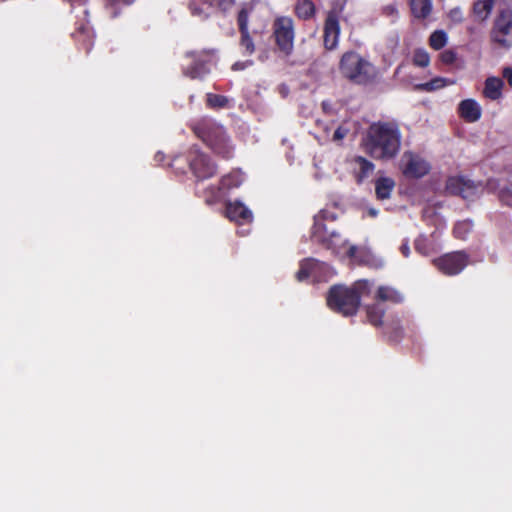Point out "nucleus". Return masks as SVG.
I'll return each mask as SVG.
<instances>
[{"instance_id": "46", "label": "nucleus", "mask_w": 512, "mask_h": 512, "mask_svg": "<svg viewBox=\"0 0 512 512\" xmlns=\"http://www.w3.org/2000/svg\"><path fill=\"white\" fill-rule=\"evenodd\" d=\"M245 66L246 65H245L244 62H236V63L233 64L232 69L235 70V71L242 70V69L245 68Z\"/></svg>"}, {"instance_id": "38", "label": "nucleus", "mask_w": 512, "mask_h": 512, "mask_svg": "<svg viewBox=\"0 0 512 512\" xmlns=\"http://www.w3.org/2000/svg\"><path fill=\"white\" fill-rule=\"evenodd\" d=\"M499 199L503 204L512 206V182L508 187L502 188L500 190Z\"/></svg>"}, {"instance_id": "44", "label": "nucleus", "mask_w": 512, "mask_h": 512, "mask_svg": "<svg viewBox=\"0 0 512 512\" xmlns=\"http://www.w3.org/2000/svg\"><path fill=\"white\" fill-rule=\"evenodd\" d=\"M189 8H190V10H191V12H192V14H193V15H201V14H202V12H203V11H202V9H200V8L196 5L195 1H192V2L189 4Z\"/></svg>"}, {"instance_id": "19", "label": "nucleus", "mask_w": 512, "mask_h": 512, "mask_svg": "<svg viewBox=\"0 0 512 512\" xmlns=\"http://www.w3.org/2000/svg\"><path fill=\"white\" fill-rule=\"evenodd\" d=\"M354 177L358 184L364 182L374 171L375 165L373 162L363 156H355L353 158Z\"/></svg>"}, {"instance_id": "15", "label": "nucleus", "mask_w": 512, "mask_h": 512, "mask_svg": "<svg viewBox=\"0 0 512 512\" xmlns=\"http://www.w3.org/2000/svg\"><path fill=\"white\" fill-rule=\"evenodd\" d=\"M72 37L80 49L89 53L94 45V31L89 21L77 22Z\"/></svg>"}, {"instance_id": "18", "label": "nucleus", "mask_w": 512, "mask_h": 512, "mask_svg": "<svg viewBox=\"0 0 512 512\" xmlns=\"http://www.w3.org/2000/svg\"><path fill=\"white\" fill-rule=\"evenodd\" d=\"M458 115L468 123H474L481 118L482 110L474 99L462 100L457 108Z\"/></svg>"}, {"instance_id": "22", "label": "nucleus", "mask_w": 512, "mask_h": 512, "mask_svg": "<svg viewBox=\"0 0 512 512\" xmlns=\"http://www.w3.org/2000/svg\"><path fill=\"white\" fill-rule=\"evenodd\" d=\"M395 188V181L390 177H379L375 180V195L377 200L383 201L391 197Z\"/></svg>"}, {"instance_id": "34", "label": "nucleus", "mask_w": 512, "mask_h": 512, "mask_svg": "<svg viewBox=\"0 0 512 512\" xmlns=\"http://www.w3.org/2000/svg\"><path fill=\"white\" fill-rule=\"evenodd\" d=\"M206 104L213 109H221L228 106V98L224 95L208 93L206 97Z\"/></svg>"}, {"instance_id": "40", "label": "nucleus", "mask_w": 512, "mask_h": 512, "mask_svg": "<svg viewBox=\"0 0 512 512\" xmlns=\"http://www.w3.org/2000/svg\"><path fill=\"white\" fill-rule=\"evenodd\" d=\"M448 16L453 22L461 23L463 21L462 10L458 7L451 9Z\"/></svg>"}, {"instance_id": "27", "label": "nucleus", "mask_w": 512, "mask_h": 512, "mask_svg": "<svg viewBox=\"0 0 512 512\" xmlns=\"http://www.w3.org/2000/svg\"><path fill=\"white\" fill-rule=\"evenodd\" d=\"M494 4L495 0H477L473 4V12L479 20L484 21L491 14Z\"/></svg>"}, {"instance_id": "11", "label": "nucleus", "mask_w": 512, "mask_h": 512, "mask_svg": "<svg viewBox=\"0 0 512 512\" xmlns=\"http://www.w3.org/2000/svg\"><path fill=\"white\" fill-rule=\"evenodd\" d=\"M340 13L341 10L333 8L327 12L323 27V45L328 51L338 47L340 37Z\"/></svg>"}, {"instance_id": "25", "label": "nucleus", "mask_w": 512, "mask_h": 512, "mask_svg": "<svg viewBox=\"0 0 512 512\" xmlns=\"http://www.w3.org/2000/svg\"><path fill=\"white\" fill-rule=\"evenodd\" d=\"M294 13L300 20H310L316 15V6L311 0H297Z\"/></svg>"}, {"instance_id": "49", "label": "nucleus", "mask_w": 512, "mask_h": 512, "mask_svg": "<svg viewBox=\"0 0 512 512\" xmlns=\"http://www.w3.org/2000/svg\"><path fill=\"white\" fill-rule=\"evenodd\" d=\"M369 213H370V215H372V216H376V215H377V211H376V210H374V209H371V210L369 211Z\"/></svg>"}, {"instance_id": "50", "label": "nucleus", "mask_w": 512, "mask_h": 512, "mask_svg": "<svg viewBox=\"0 0 512 512\" xmlns=\"http://www.w3.org/2000/svg\"><path fill=\"white\" fill-rule=\"evenodd\" d=\"M83 14L87 15V10L86 9H83Z\"/></svg>"}, {"instance_id": "7", "label": "nucleus", "mask_w": 512, "mask_h": 512, "mask_svg": "<svg viewBox=\"0 0 512 512\" xmlns=\"http://www.w3.org/2000/svg\"><path fill=\"white\" fill-rule=\"evenodd\" d=\"M272 36L278 50L290 56L294 50V20L290 16H277L272 23Z\"/></svg>"}, {"instance_id": "41", "label": "nucleus", "mask_w": 512, "mask_h": 512, "mask_svg": "<svg viewBox=\"0 0 512 512\" xmlns=\"http://www.w3.org/2000/svg\"><path fill=\"white\" fill-rule=\"evenodd\" d=\"M348 133V129L343 127V126H339L335 131H334V134H333V140L338 142V141H341L343 140L346 135Z\"/></svg>"}, {"instance_id": "3", "label": "nucleus", "mask_w": 512, "mask_h": 512, "mask_svg": "<svg viewBox=\"0 0 512 512\" xmlns=\"http://www.w3.org/2000/svg\"><path fill=\"white\" fill-rule=\"evenodd\" d=\"M190 129L217 157L230 160L235 145L226 129L211 118H202L190 124Z\"/></svg>"}, {"instance_id": "12", "label": "nucleus", "mask_w": 512, "mask_h": 512, "mask_svg": "<svg viewBox=\"0 0 512 512\" xmlns=\"http://www.w3.org/2000/svg\"><path fill=\"white\" fill-rule=\"evenodd\" d=\"M403 161L402 172L408 178L420 179L429 174L431 170L430 163L413 152H405Z\"/></svg>"}, {"instance_id": "17", "label": "nucleus", "mask_w": 512, "mask_h": 512, "mask_svg": "<svg viewBox=\"0 0 512 512\" xmlns=\"http://www.w3.org/2000/svg\"><path fill=\"white\" fill-rule=\"evenodd\" d=\"M225 213L231 221L239 224L250 223L253 220L252 212L240 201L228 202Z\"/></svg>"}, {"instance_id": "31", "label": "nucleus", "mask_w": 512, "mask_h": 512, "mask_svg": "<svg viewBox=\"0 0 512 512\" xmlns=\"http://www.w3.org/2000/svg\"><path fill=\"white\" fill-rule=\"evenodd\" d=\"M241 183L242 176L239 172H231L220 179V185L226 190L237 188Z\"/></svg>"}, {"instance_id": "20", "label": "nucleus", "mask_w": 512, "mask_h": 512, "mask_svg": "<svg viewBox=\"0 0 512 512\" xmlns=\"http://www.w3.org/2000/svg\"><path fill=\"white\" fill-rule=\"evenodd\" d=\"M504 88V81L496 76L487 77L484 82L483 96L491 101H496L502 98Z\"/></svg>"}, {"instance_id": "43", "label": "nucleus", "mask_w": 512, "mask_h": 512, "mask_svg": "<svg viewBox=\"0 0 512 512\" xmlns=\"http://www.w3.org/2000/svg\"><path fill=\"white\" fill-rule=\"evenodd\" d=\"M233 4H234V0H219V1H218V6H219L222 10H226V9H228V8H229V7H231Z\"/></svg>"}, {"instance_id": "32", "label": "nucleus", "mask_w": 512, "mask_h": 512, "mask_svg": "<svg viewBox=\"0 0 512 512\" xmlns=\"http://www.w3.org/2000/svg\"><path fill=\"white\" fill-rule=\"evenodd\" d=\"M224 190L223 187L219 184V186L210 185L203 191V197L206 204H214L221 198V191Z\"/></svg>"}, {"instance_id": "8", "label": "nucleus", "mask_w": 512, "mask_h": 512, "mask_svg": "<svg viewBox=\"0 0 512 512\" xmlns=\"http://www.w3.org/2000/svg\"><path fill=\"white\" fill-rule=\"evenodd\" d=\"M470 257L465 251H454L433 260V265L444 275L454 276L461 273L469 264Z\"/></svg>"}, {"instance_id": "30", "label": "nucleus", "mask_w": 512, "mask_h": 512, "mask_svg": "<svg viewBox=\"0 0 512 512\" xmlns=\"http://www.w3.org/2000/svg\"><path fill=\"white\" fill-rule=\"evenodd\" d=\"M317 267V263L314 260L307 259L300 263L299 270L296 273V279L298 281H304L308 279Z\"/></svg>"}, {"instance_id": "42", "label": "nucleus", "mask_w": 512, "mask_h": 512, "mask_svg": "<svg viewBox=\"0 0 512 512\" xmlns=\"http://www.w3.org/2000/svg\"><path fill=\"white\" fill-rule=\"evenodd\" d=\"M502 76L507 80L510 87H512V67H504L502 70Z\"/></svg>"}, {"instance_id": "29", "label": "nucleus", "mask_w": 512, "mask_h": 512, "mask_svg": "<svg viewBox=\"0 0 512 512\" xmlns=\"http://www.w3.org/2000/svg\"><path fill=\"white\" fill-rule=\"evenodd\" d=\"M429 46L438 51L444 48L448 42L447 33L444 30H435L429 37Z\"/></svg>"}, {"instance_id": "13", "label": "nucleus", "mask_w": 512, "mask_h": 512, "mask_svg": "<svg viewBox=\"0 0 512 512\" xmlns=\"http://www.w3.org/2000/svg\"><path fill=\"white\" fill-rule=\"evenodd\" d=\"M311 239L327 249H331L338 245L340 234L336 230L330 229L327 222L314 220Z\"/></svg>"}, {"instance_id": "5", "label": "nucleus", "mask_w": 512, "mask_h": 512, "mask_svg": "<svg viewBox=\"0 0 512 512\" xmlns=\"http://www.w3.org/2000/svg\"><path fill=\"white\" fill-rule=\"evenodd\" d=\"M190 171L197 181H203L217 174L218 166L211 157L198 146H191L185 154Z\"/></svg>"}, {"instance_id": "14", "label": "nucleus", "mask_w": 512, "mask_h": 512, "mask_svg": "<svg viewBox=\"0 0 512 512\" xmlns=\"http://www.w3.org/2000/svg\"><path fill=\"white\" fill-rule=\"evenodd\" d=\"M249 11L242 8L237 15V24L240 32V46L244 49L243 54L251 56L255 52V45L249 32Z\"/></svg>"}, {"instance_id": "36", "label": "nucleus", "mask_w": 512, "mask_h": 512, "mask_svg": "<svg viewBox=\"0 0 512 512\" xmlns=\"http://www.w3.org/2000/svg\"><path fill=\"white\" fill-rule=\"evenodd\" d=\"M338 219V214L331 210V209H322L320 210L315 216H314V220H321L323 222H327V223H331V222H335L336 220Z\"/></svg>"}, {"instance_id": "37", "label": "nucleus", "mask_w": 512, "mask_h": 512, "mask_svg": "<svg viewBox=\"0 0 512 512\" xmlns=\"http://www.w3.org/2000/svg\"><path fill=\"white\" fill-rule=\"evenodd\" d=\"M439 58L443 64L452 65L457 59V53L453 49H447L440 53Z\"/></svg>"}, {"instance_id": "45", "label": "nucleus", "mask_w": 512, "mask_h": 512, "mask_svg": "<svg viewBox=\"0 0 512 512\" xmlns=\"http://www.w3.org/2000/svg\"><path fill=\"white\" fill-rule=\"evenodd\" d=\"M400 251L403 254L404 257H408L410 255V248L407 242L403 243L400 246Z\"/></svg>"}, {"instance_id": "39", "label": "nucleus", "mask_w": 512, "mask_h": 512, "mask_svg": "<svg viewBox=\"0 0 512 512\" xmlns=\"http://www.w3.org/2000/svg\"><path fill=\"white\" fill-rule=\"evenodd\" d=\"M105 7L109 11L111 17H116L119 14V6L123 4V0H104Z\"/></svg>"}, {"instance_id": "24", "label": "nucleus", "mask_w": 512, "mask_h": 512, "mask_svg": "<svg viewBox=\"0 0 512 512\" xmlns=\"http://www.w3.org/2000/svg\"><path fill=\"white\" fill-rule=\"evenodd\" d=\"M385 312L386 308L383 306V304L377 301L366 306V316L368 322L375 327H380L383 325V317Z\"/></svg>"}, {"instance_id": "33", "label": "nucleus", "mask_w": 512, "mask_h": 512, "mask_svg": "<svg viewBox=\"0 0 512 512\" xmlns=\"http://www.w3.org/2000/svg\"><path fill=\"white\" fill-rule=\"evenodd\" d=\"M473 223L470 220L459 221L453 228V235L457 239L464 240L467 235L472 231Z\"/></svg>"}, {"instance_id": "10", "label": "nucleus", "mask_w": 512, "mask_h": 512, "mask_svg": "<svg viewBox=\"0 0 512 512\" xmlns=\"http://www.w3.org/2000/svg\"><path fill=\"white\" fill-rule=\"evenodd\" d=\"M482 187L481 182L472 181L464 176H451L447 179L445 189L454 196L471 199L477 196Z\"/></svg>"}, {"instance_id": "21", "label": "nucleus", "mask_w": 512, "mask_h": 512, "mask_svg": "<svg viewBox=\"0 0 512 512\" xmlns=\"http://www.w3.org/2000/svg\"><path fill=\"white\" fill-rule=\"evenodd\" d=\"M377 302H390L392 304L402 303L404 297L400 291L390 286H379L374 296Z\"/></svg>"}, {"instance_id": "28", "label": "nucleus", "mask_w": 512, "mask_h": 512, "mask_svg": "<svg viewBox=\"0 0 512 512\" xmlns=\"http://www.w3.org/2000/svg\"><path fill=\"white\" fill-rule=\"evenodd\" d=\"M385 334L389 342L399 343L404 337V329L398 320H393L387 324Z\"/></svg>"}, {"instance_id": "23", "label": "nucleus", "mask_w": 512, "mask_h": 512, "mask_svg": "<svg viewBox=\"0 0 512 512\" xmlns=\"http://www.w3.org/2000/svg\"><path fill=\"white\" fill-rule=\"evenodd\" d=\"M411 14L414 18L424 20L432 12V0H409Z\"/></svg>"}, {"instance_id": "9", "label": "nucleus", "mask_w": 512, "mask_h": 512, "mask_svg": "<svg viewBox=\"0 0 512 512\" xmlns=\"http://www.w3.org/2000/svg\"><path fill=\"white\" fill-rule=\"evenodd\" d=\"M491 39L502 47L512 46V10L503 9L496 16L491 30Z\"/></svg>"}, {"instance_id": "2", "label": "nucleus", "mask_w": 512, "mask_h": 512, "mask_svg": "<svg viewBox=\"0 0 512 512\" xmlns=\"http://www.w3.org/2000/svg\"><path fill=\"white\" fill-rule=\"evenodd\" d=\"M373 283L366 279H360L351 287L333 285L330 287L326 302L328 307L345 317L354 316L359 310L361 297L369 295Z\"/></svg>"}, {"instance_id": "26", "label": "nucleus", "mask_w": 512, "mask_h": 512, "mask_svg": "<svg viewBox=\"0 0 512 512\" xmlns=\"http://www.w3.org/2000/svg\"><path fill=\"white\" fill-rule=\"evenodd\" d=\"M453 83H454L453 81H451L447 78L435 77L428 82L415 85V89L417 91H422V92H432V91L442 89V88L446 87L447 85H450Z\"/></svg>"}, {"instance_id": "1", "label": "nucleus", "mask_w": 512, "mask_h": 512, "mask_svg": "<svg viewBox=\"0 0 512 512\" xmlns=\"http://www.w3.org/2000/svg\"><path fill=\"white\" fill-rule=\"evenodd\" d=\"M402 133L399 124L392 121L372 122L362 138L361 146L371 158L380 161L394 159L401 148Z\"/></svg>"}, {"instance_id": "6", "label": "nucleus", "mask_w": 512, "mask_h": 512, "mask_svg": "<svg viewBox=\"0 0 512 512\" xmlns=\"http://www.w3.org/2000/svg\"><path fill=\"white\" fill-rule=\"evenodd\" d=\"M213 53L210 50L188 51L181 64L182 73L190 79H203L210 73Z\"/></svg>"}, {"instance_id": "4", "label": "nucleus", "mask_w": 512, "mask_h": 512, "mask_svg": "<svg viewBox=\"0 0 512 512\" xmlns=\"http://www.w3.org/2000/svg\"><path fill=\"white\" fill-rule=\"evenodd\" d=\"M339 72L345 79L357 85L370 84L377 76L374 65L355 51L343 53L339 61Z\"/></svg>"}, {"instance_id": "16", "label": "nucleus", "mask_w": 512, "mask_h": 512, "mask_svg": "<svg viewBox=\"0 0 512 512\" xmlns=\"http://www.w3.org/2000/svg\"><path fill=\"white\" fill-rule=\"evenodd\" d=\"M346 255L358 265H364L375 269L381 266L380 260L366 248H359L355 245H351L347 250Z\"/></svg>"}, {"instance_id": "48", "label": "nucleus", "mask_w": 512, "mask_h": 512, "mask_svg": "<svg viewBox=\"0 0 512 512\" xmlns=\"http://www.w3.org/2000/svg\"><path fill=\"white\" fill-rule=\"evenodd\" d=\"M135 0H123V4L129 5L133 3Z\"/></svg>"}, {"instance_id": "47", "label": "nucleus", "mask_w": 512, "mask_h": 512, "mask_svg": "<svg viewBox=\"0 0 512 512\" xmlns=\"http://www.w3.org/2000/svg\"><path fill=\"white\" fill-rule=\"evenodd\" d=\"M415 249H416L417 251H420V241H419V240H416V241H415Z\"/></svg>"}, {"instance_id": "35", "label": "nucleus", "mask_w": 512, "mask_h": 512, "mask_svg": "<svg viewBox=\"0 0 512 512\" xmlns=\"http://www.w3.org/2000/svg\"><path fill=\"white\" fill-rule=\"evenodd\" d=\"M412 62L417 67L425 68L430 63V56L425 49L418 48L413 53Z\"/></svg>"}]
</instances>
